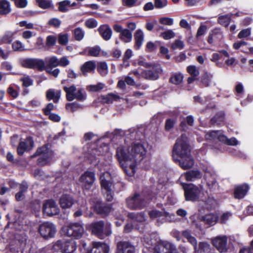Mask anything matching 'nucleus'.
<instances>
[{"label":"nucleus","instance_id":"6ab92c4d","mask_svg":"<svg viewBox=\"0 0 253 253\" xmlns=\"http://www.w3.org/2000/svg\"><path fill=\"white\" fill-rule=\"evenodd\" d=\"M109 246L105 243L94 242L92 243V248L87 253H109Z\"/></svg>","mask_w":253,"mask_h":253},{"label":"nucleus","instance_id":"2eb2a0df","mask_svg":"<svg viewBox=\"0 0 253 253\" xmlns=\"http://www.w3.org/2000/svg\"><path fill=\"white\" fill-rule=\"evenodd\" d=\"M23 67L34 69H38L42 71L45 69V64L44 61L39 59H26L21 62Z\"/></svg>","mask_w":253,"mask_h":253},{"label":"nucleus","instance_id":"423d86ee","mask_svg":"<svg viewBox=\"0 0 253 253\" xmlns=\"http://www.w3.org/2000/svg\"><path fill=\"white\" fill-rule=\"evenodd\" d=\"M37 156H41L37 159V165L41 167H43L49 164L50 160L54 156V152L50 149L49 144L47 143L38 148L36 153L32 156V158H34Z\"/></svg>","mask_w":253,"mask_h":253},{"label":"nucleus","instance_id":"ea45409f","mask_svg":"<svg viewBox=\"0 0 253 253\" xmlns=\"http://www.w3.org/2000/svg\"><path fill=\"white\" fill-rule=\"evenodd\" d=\"M232 15H233V14L231 13L224 15H220L218 18V22L220 25L227 27L230 22Z\"/></svg>","mask_w":253,"mask_h":253},{"label":"nucleus","instance_id":"1a4fd4ad","mask_svg":"<svg viewBox=\"0 0 253 253\" xmlns=\"http://www.w3.org/2000/svg\"><path fill=\"white\" fill-rule=\"evenodd\" d=\"M185 200L186 201L195 202L199 199L201 190L196 185L192 183H182Z\"/></svg>","mask_w":253,"mask_h":253},{"label":"nucleus","instance_id":"a878e982","mask_svg":"<svg viewBox=\"0 0 253 253\" xmlns=\"http://www.w3.org/2000/svg\"><path fill=\"white\" fill-rule=\"evenodd\" d=\"M225 114L223 111H220L211 119L210 123L212 126H219L224 123Z\"/></svg>","mask_w":253,"mask_h":253},{"label":"nucleus","instance_id":"09e8293b","mask_svg":"<svg viewBox=\"0 0 253 253\" xmlns=\"http://www.w3.org/2000/svg\"><path fill=\"white\" fill-rule=\"evenodd\" d=\"M211 76L208 72L205 73L201 77V82L205 87H208L210 85L211 82Z\"/></svg>","mask_w":253,"mask_h":253},{"label":"nucleus","instance_id":"4c0bfd02","mask_svg":"<svg viewBox=\"0 0 253 253\" xmlns=\"http://www.w3.org/2000/svg\"><path fill=\"white\" fill-rule=\"evenodd\" d=\"M101 98L106 104H110L114 101H117L120 98L119 95L113 93H109L106 95H102Z\"/></svg>","mask_w":253,"mask_h":253},{"label":"nucleus","instance_id":"4468645a","mask_svg":"<svg viewBox=\"0 0 253 253\" xmlns=\"http://www.w3.org/2000/svg\"><path fill=\"white\" fill-rule=\"evenodd\" d=\"M95 179V173L93 171L86 170L80 176L79 181L83 183V189L88 190L92 187Z\"/></svg>","mask_w":253,"mask_h":253},{"label":"nucleus","instance_id":"69168bd1","mask_svg":"<svg viewBox=\"0 0 253 253\" xmlns=\"http://www.w3.org/2000/svg\"><path fill=\"white\" fill-rule=\"evenodd\" d=\"M161 24L165 25L170 26L173 23V20L169 17H162L159 19Z\"/></svg>","mask_w":253,"mask_h":253},{"label":"nucleus","instance_id":"9b49d317","mask_svg":"<svg viewBox=\"0 0 253 253\" xmlns=\"http://www.w3.org/2000/svg\"><path fill=\"white\" fill-rule=\"evenodd\" d=\"M62 231L67 236L79 239L82 236L84 228L83 225L78 222L71 223L64 225L62 228Z\"/></svg>","mask_w":253,"mask_h":253},{"label":"nucleus","instance_id":"c756f323","mask_svg":"<svg viewBox=\"0 0 253 253\" xmlns=\"http://www.w3.org/2000/svg\"><path fill=\"white\" fill-rule=\"evenodd\" d=\"M185 179L192 181L196 179H200L202 176V173L199 170H190L184 173Z\"/></svg>","mask_w":253,"mask_h":253},{"label":"nucleus","instance_id":"49530a36","mask_svg":"<svg viewBox=\"0 0 253 253\" xmlns=\"http://www.w3.org/2000/svg\"><path fill=\"white\" fill-rule=\"evenodd\" d=\"M176 123V120L172 118H168L166 120L165 124V129L167 131H169L173 128Z\"/></svg>","mask_w":253,"mask_h":253},{"label":"nucleus","instance_id":"c85d7f7f","mask_svg":"<svg viewBox=\"0 0 253 253\" xmlns=\"http://www.w3.org/2000/svg\"><path fill=\"white\" fill-rule=\"evenodd\" d=\"M61 94V91L57 90L56 92L53 89H49L46 93V97L48 101L53 100L54 103L58 102Z\"/></svg>","mask_w":253,"mask_h":253},{"label":"nucleus","instance_id":"0e129e2a","mask_svg":"<svg viewBox=\"0 0 253 253\" xmlns=\"http://www.w3.org/2000/svg\"><path fill=\"white\" fill-rule=\"evenodd\" d=\"M251 35V29L247 28L241 31L238 35V37L240 39L248 37Z\"/></svg>","mask_w":253,"mask_h":253},{"label":"nucleus","instance_id":"f03ea898","mask_svg":"<svg viewBox=\"0 0 253 253\" xmlns=\"http://www.w3.org/2000/svg\"><path fill=\"white\" fill-rule=\"evenodd\" d=\"M99 181L102 193L108 202H112L114 199L113 190L118 193L124 187L121 182L114 183L111 173L107 171L101 174Z\"/></svg>","mask_w":253,"mask_h":253},{"label":"nucleus","instance_id":"39448f33","mask_svg":"<svg viewBox=\"0 0 253 253\" xmlns=\"http://www.w3.org/2000/svg\"><path fill=\"white\" fill-rule=\"evenodd\" d=\"M116 157L124 172L129 176H132V171H128L129 165L132 163L129 147L120 145L116 149Z\"/></svg>","mask_w":253,"mask_h":253},{"label":"nucleus","instance_id":"473e14b6","mask_svg":"<svg viewBox=\"0 0 253 253\" xmlns=\"http://www.w3.org/2000/svg\"><path fill=\"white\" fill-rule=\"evenodd\" d=\"M203 220L210 226L214 225L218 219V216L216 214H207L202 217Z\"/></svg>","mask_w":253,"mask_h":253},{"label":"nucleus","instance_id":"052dcab7","mask_svg":"<svg viewBox=\"0 0 253 253\" xmlns=\"http://www.w3.org/2000/svg\"><path fill=\"white\" fill-rule=\"evenodd\" d=\"M168 5L167 0H154V5L156 8H162Z\"/></svg>","mask_w":253,"mask_h":253},{"label":"nucleus","instance_id":"c9c22d12","mask_svg":"<svg viewBox=\"0 0 253 253\" xmlns=\"http://www.w3.org/2000/svg\"><path fill=\"white\" fill-rule=\"evenodd\" d=\"M27 238L25 233L22 234L17 233V246H19V248L22 251L27 243Z\"/></svg>","mask_w":253,"mask_h":253},{"label":"nucleus","instance_id":"338daca9","mask_svg":"<svg viewBox=\"0 0 253 253\" xmlns=\"http://www.w3.org/2000/svg\"><path fill=\"white\" fill-rule=\"evenodd\" d=\"M54 108V105L52 103H49L46 107L42 109V111L44 115L47 116L50 114V112Z\"/></svg>","mask_w":253,"mask_h":253},{"label":"nucleus","instance_id":"f257e3e1","mask_svg":"<svg viewBox=\"0 0 253 253\" xmlns=\"http://www.w3.org/2000/svg\"><path fill=\"white\" fill-rule=\"evenodd\" d=\"M183 137V134L177 139L173 147L172 156L174 162L178 163L182 169H188L193 166L194 161L191 155L189 145Z\"/></svg>","mask_w":253,"mask_h":253},{"label":"nucleus","instance_id":"20e7f679","mask_svg":"<svg viewBox=\"0 0 253 253\" xmlns=\"http://www.w3.org/2000/svg\"><path fill=\"white\" fill-rule=\"evenodd\" d=\"M130 148L132 163L129 165V169L134 174L136 166L146 158L147 150L140 143H133Z\"/></svg>","mask_w":253,"mask_h":253},{"label":"nucleus","instance_id":"e433bc0d","mask_svg":"<svg viewBox=\"0 0 253 253\" xmlns=\"http://www.w3.org/2000/svg\"><path fill=\"white\" fill-rule=\"evenodd\" d=\"M119 38L124 42L128 43L132 41V35L128 29H125L121 34H120Z\"/></svg>","mask_w":253,"mask_h":253},{"label":"nucleus","instance_id":"de8ad7c7","mask_svg":"<svg viewBox=\"0 0 253 253\" xmlns=\"http://www.w3.org/2000/svg\"><path fill=\"white\" fill-rule=\"evenodd\" d=\"M104 87V84H103L99 83L97 84L89 85L87 87V88L89 91L96 92L102 90Z\"/></svg>","mask_w":253,"mask_h":253},{"label":"nucleus","instance_id":"774afa93","mask_svg":"<svg viewBox=\"0 0 253 253\" xmlns=\"http://www.w3.org/2000/svg\"><path fill=\"white\" fill-rule=\"evenodd\" d=\"M209 248V245L206 242H200L199 244L198 252L199 253H205Z\"/></svg>","mask_w":253,"mask_h":253},{"label":"nucleus","instance_id":"393cba45","mask_svg":"<svg viewBox=\"0 0 253 253\" xmlns=\"http://www.w3.org/2000/svg\"><path fill=\"white\" fill-rule=\"evenodd\" d=\"M161 70L160 68L153 67L152 69L144 70L142 73V76L147 80H156L159 78V74Z\"/></svg>","mask_w":253,"mask_h":253},{"label":"nucleus","instance_id":"7ed1b4c3","mask_svg":"<svg viewBox=\"0 0 253 253\" xmlns=\"http://www.w3.org/2000/svg\"><path fill=\"white\" fill-rule=\"evenodd\" d=\"M90 209L93 212H90L89 217H92L95 213L102 217L108 216L113 209V205L104 202L101 198L94 197L89 200Z\"/></svg>","mask_w":253,"mask_h":253},{"label":"nucleus","instance_id":"603ef678","mask_svg":"<svg viewBox=\"0 0 253 253\" xmlns=\"http://www.w3.org/2000/svg\"><path fill=\"white\" fill-rule=\"evenodd\" d=\"M174 32L171 30H168L161 34V37L165 40H169L175 37Z\"/></svg>","mask_w":253,"mask_h":253},{"label":"nucleus","instance_id":"4be33fe9","mask_svg":"<svg viewBox=\"0 0 253 253\" xmlns=\"http://www.w3.org/2000/svg\"><path fill=\"white\" fill-rule=\"evenodd\" d=\"M104 222L102 220L95 222L91 225L92 233L100 239L104 237Z\"/></svg>","mask_w":253,"mask_h":253},{"label":"nucleus","instance_id":"0eeeda50","mask_svg":"<svg viewBox=\"0 0 253 253\" xmlns=\"http://www.w3.org/2000/svg\"><path fill=\"white\" fill-rule=\"evenodd\" d=\"M63 89L66 92V98L68 101H72L75 99L79 101H84L86 98V94L83 88L77 89L73 84L69 87L64 86Z\"/></svg>","mask_w":253,"mask_h":253},{"label":"nucleus","instance_id":"a18cd8bd","mask_svg":"<svg viewBox=\"0 0 253 253\" xmlns=\"http://www.w3.org/2000/svg\"><path fill=\"white\" fill-rule=\"evenodd\" d=\"M40 7L42 9H47L52 7L51 0H36Z\"/></svg>","mask_w":253,"mask_h":253},{"label":"nucleus","instance_id":"9d476101","mask_svg":"<svg viewBox=\"0 0 253 253\" xmlns=\"http://www.w3.org/2000/svg\"><path fill=\"white\" fill-rule=\"evenodd\" d=\"M127 207L131 210H140L145 208L147 202L145 198L139 193H135L132 196L126 199Z\"/></svg>","mask_w":253,"mask_h":253},{"label":"nucleus","instance_id":"4d7b16f0","mask_svg":"<svg viewBox=\"0 0 253 253\" xmlns=\"http://www.w3.org/2000/svg\"><path fill=\"white\" fill-rule=\"evenodd\" d=\"M108 70V66L105 62H101L98 63L97 70L100 74H102L103 72L107 71Z\"/></svg>","mask_w":253,"mask_h":253},{"label":"nucleus","instance_id":"cd10ccee","mask_svg":"<svg viewBox=\"0 0 253 253\" xmlns=\"http://www.w3.org/2000/svg\"><path fill=\"white\" fill-rule=\"evenodd\" d=\"M174 246L169 242H164L155 246V252L157 253H165L166 251L169 252L173 248Z\"/></svg>","mask_w":253,"mask_h":253},{"label":"nucleus","instance_id":"f3484780","mask_svg":"<svg viewBox=\"0 0 253 253\" xmlns=\"http://www.w3.org/2000/svg\"><path fill=\"white\" fill-rule=\"evenodd\" d=\"M135 247L128 241H121L117 243L115 253H134Z\"/></svg>","mask_w":253,"mask_h":253},{"label":"nucleus","instance_id":"58836bf2","mask_svg":"<svg viewBox=\"0 0 253 253\" xmlns=\"http://www.w3.org/2000/svg\"><path fill=\"white\" fill-rule=\"evenodd\" d=\"M183 76L180 73H174L172 74L169 79V83L178 85L181 84L183 82Z\"/></svg>","mask_w":253,"mask_h":253},{"label":"nucleus","instance_id":"f704fd0d","mask_svg":"<svg viewBox=\"0 0 253 253\" xmlns=\"http://www.w3.org/2000/svg\"><path fill=\"white\" fill-rule=\"evenodd\" d=\"M11 10L9 2L7 0H0V15H6Z\"/></svg>","mask_w":253,"mask_h":253},{"label":"nucleus","instance_id":"3c124183","mask_svg":"<svg viewBox=\"0 0 253 253\" xmlns=\"http://www.w3.org/2000/svg\"><path fill=\"white\" fill-rule=\"evenodd\" d=\"M69 41V36L66 34H60L58 36V42L62 45H65Z\"/></svg>","mask_w":253,"mask_h":253},{"label":"nucleus","instance_id":"72a5a7b5","mask_svg":"<svg viewBox=\"0 0 253 253\" xmlns=\"http://www.w3.org/2000/svg\"><path fill=\"white\" fill-rule=\"evenodd\" d=\"M135 45L137 47L142 46L144 40V34L141 29H137L134 34Z\"/></svg>","mask_w":253,"mask_h":253},{"label":"nucleus","instance_id":"5fc2aeb1","mask_svg":"<svg viewBox=\"0 0 253 253\" xmlns=\"http://www.w3.org/2000/svg\"><path fill=\"white\" fill-rule=\"evenodd\" d=\"M59 60L56 57H52L48 60L47 68H51L59 65Z\"/></svg>","mask_w":253,"mask_h":253},{"label":"nucleus","instance_id":"7c9ffc66","mask_svg":"<svg viewBox=\"0 0 253 253\" xmlns=\"http://www.w3.org/2000/svg\"><path fill=\"white\" fill-rule=\"evenodd\" d=\"M28 187L29 185L25 180L20 184L19 191L17 192V201H21L25 199V193L27 191Z\"/></svg>","mask_w":253,"mask_h":253},{"label":"nucleus","instance_id":"c03bdc74","mask_svg":"<svg viewBox=\"0 0 253 253\" xmlns=\"http://www.w3.org/2000/svg\"><path fill=\"white\" fill-rule=\"evenodd\" d=\"M73 33L74 38L77 41H80L82 40L84 36V31L80 27L75 29Z\"/></svg>","mask_w":253,"mask_h":253},{"label":"nucleus","instance_id":"5701e85b","mask_svg":"<svg viewBox=\"0 0 253 253\" xmlns=\"http://www.w3.org/2000/svg\"><path fill=\"white\" fill-rule=\"evenodd\" d=\"M59 205L63 209L70 208L74 204L73 197L68 194H63L59 199Z\"/></svg>","mask_w":253,"mask_h":253},{"label":"nucleus","instance_id":"6e6552de","mask_svg":"<svg viewBox=\"0 0 253 253\" xmlns=\"http://www.w3.org/2000/svg\"><path fill=\"white\" fill-rule=\"evenodd\" d=\"M77 247L76 243L74 240H59L53 245L52 250L54 252L61 253H74Z\"/></svg>","mask_w":253,"mask_h":253},{"label":"nucleus","instance_id":"6e6d98bb","mask_svg":"<svg viewBox=\"0 0 253 253\" xmlns=\"http://www.w3.org/2000/svg\"><path fill=\"white\" fill-rule=\"evenodd\" d=\"M139 0H122L123 4L127 7H133L139 5Z\"/></svg>","mask_w":253,"mask_h":253},{"label":"nucleus","instance_id":"f8f14e48","mask_svg":"<svg viewBox=\"0 0 253 253\" xmlns=\"http://www.w3.org/2000/svg\"><path fill=\"white\" fill-rule=\"evenodd\" d=\"M16 220L13 222H8L4 228L7 240L9 242V250L7 253H16L14 244L16 242Z\"/></svg>","mask_w":253,"mask_h":253},{"label":"nucleus","instance_id":"aec40b11","mask_svg":"<svg viewBox=\"0 0 253 253\" xmlns=\"http://www.w3.org/2000/svg\"><path fill=\"white\" fill-rule=\"evenodd\" d=\"M85 48L84 51L81 52L80 54H85L90 56H102L104 57H110L111 56V53L110 52H107L104 51H101V48Z\"/></svg>","mask_w":253,"mask_h":253},{"label":"nucleus","instance_id":"79ce46f5","mask_svg":"<svg viewBox=\"0 0 253 253\" xmlns=\"http://www.w3.org/2000/svg\"><path fill=\"white\" fill-rule=\"evenodd\" d=\"M58 10L62 12H65L71 7V1L69 0H65L58 3Z\"/></svg>","mask_w":253,"mask_h":253},{"label":"nucleus","instance_id":"a211bd4d","mask_svg":"<svg viewBox=\"0 0 253 253\" xmlns=\"http://www.w3.org/2000/svg\"><path fill=\"white\" fill-rule=\"evenodd\" d=\"M34 142L32 137L26 138L24 141L20 142L17 147V153L19 155H22L25 152H29L32 149Z\"/></svg>","mask_w":253,"mask_h":253},{"label":"nucleus","instance_id":"8fccbe9b","mask_svg":"<svg viewBox=\"0 0 253 253\" xmlns=\"http://www.w3.org/2000/svg\"><path fill=\"white\" fill-rule=\"evenodd\" d=\"M220 133V130H211L208 132L206 137L207 139L210 140H216L217 139L219 134Z\"/></svg>","mask_w":253,"mask_h":253},{"label":"nucleus","instance_id":"2f4dec72","mask_svg":"<svg viewBox=\"0 0 253 253\" xmlns=\"http://www.w3.org/2000/svg\"><path fill=\"white\" fill-rule=\"evenodd\" d=\"M96 68V64L93 61L85 62L81 67V71L85 74L86 73H93Z\"/></svg>","mask_w":253,"mask_h":253},{"label":"nucleus","instance_id":"dca6fc26","mask_svg":"<svg viewBox=\"0 0 253 253\" xmlns=\"http://www.w3.org/2000/svg\"><path fill=\"white\" fill-rule=\"evenodd\" d=\"M42 211L44 214L49 216L58 214L59 210L56 202L52 199L47 200L43 205Z\"/></svg>","mask_w":253,"mask_h":253},{"label":"nucleus","instance_id":"680f3d73","mask_svg":"<svg viewBox=\"0 0 253 253\" xmlns=\"http://www.w3.org/2000/svg\"><path fill=\"white\" fill-rule=\"evenodd\" d=\"M80 107V105L76 102L66 104L67 110H70L72 112L76 111Z\"/></svg>","mask_w":253,"mask_h":253},{"label":"nucleus","instance_id":"a19ab883","mask_svg":"<svg viewBox=\"0 0 253 253\" xmlns=\"http://www.w3.org/2000/svg\"><path fill=\"white\" fill-rule=\"evenodd\" d=\"M128 217L129 218L132 219H134L137 222H142L145 220V215L143 212H131L129 213L128 215Z\"/></svg>","mask_w":253,"mask_h":253},{"label":"nucleus","instance_id":"37998d69","mask_svg":"<svg viewBox=\"0 0 253 253\" xmlns=\"http://www.w3.org/2000/svg\"><path fill=\"white\" fill-rule=\"evenodd\" d=\"M222 38V35L220 30L216 29L213 30L212 32V33L209 36L208 38V42L211 43L214 40Z\"/></svg>","mask_w":253,"mask_h":253},{"label":"nucleus","instance_id":"bb28decb","mask_svg":"<svg viewBox=\"0 0 253 253\" xmlns=\"http://www.w3.org/2000/svg\"><path fill=\"white\" fill-rule=\"evenodd\" d=\"M99 35L105 41L109 40L112 35L111 28L106 24L101 25L97 29Z\"/></svg>","mask_w":253,"mask_h":253},{"label":"nucleus","instance_id":"864d4df0","mask_svg":"<svg viewBox=\"0 0 253 253\" xmlns=\"http://www.w3.org/2000/svg\"><path fill=\"white\" fill-rule=\"evenodd\" d=\"M14 33L9 31L6 32L2 37L1 41L4 43H10L13 38Z\"/></svg>","mask_w":253,"mask_h":253},{"label":"nucleus","instance_id":"ddd939ff","mask_svg":"<svg viewBox=\"0 0 253 253\" xmlns=\"http://www.w3.org/2000/svg\"><path fill=\"white\" fill-rule=\"evenodd\" d=\"M38 230L41 236L45 239L53 237L56 233L55 226L49 222H43L40 225Z\"/></svg>","mask_w":253,"mask_h":253},{"label":"nucleus","instance_id":"412c9836","mask_svg":"<svg viewBox=\"0 0 253 253\" xmlns=\"http://www.w3.org/2000/svg\"><path fill=\"white\" fill-rule=\"evenodd\" d=\"M227 243V238L226 236L218 237L214 239L212 241V244L217 250L221 252H226L227 250L226 248Z\"/></svg>","mask_w":253,"mask_h":253},{"label":"nucleus","instance_id":"b1692460","mask_svg":"<svg viewBox=\"0 0 253 253\" xmlns=\"http://www.w3.org/2000/svg\"><path fill=\"white\" fill-rule=\"evenodd\" d=\"M249 189V185L246 183L235 187L234 191V197L237 199H243L247 195Z\"/></svg>","mask_w":253,"mask_h":253},{"label":"nucleus","instance_id":"13d9d810","mask_svg":"<svg viewBox=\"0 0 253 253\" xmlns=\"http://www.w3.org/2000/svg\"><path fill=\"white\" fill-rule=\"evenodd\" d=\"M187 72L192 76H198L199 72L195 66L191 65L187 68Z\"/></svg>","mask_w":253,"mask_h":253},{"label":"nucleus","instance_id":"e2e57ef3","mask_svg":"<svg viewBox=\"0 0 253 253\" xmlns=\"http://www.w3.org/2000/svg\"><path fill=\"white\" fill-rule=\"evenodd\" d=\"M97 25V21L93 18L88 19L85 22L86 27L90 29L95 28Z\"/></svg>","mask_w":253,"mask_h":253},{"label":"nucleus","instance_id":"bf43d9fd","mask_svg":"<svg viewBox=\"0 0 253 253\" xmlns=\"http://www.w3.org/2000/svg\"><path fill=\"white\" fill-rule=\"evenodd\" d=\"M20 81L22 82V85L25 87H28L33 84V80L29 77H24L20 79Z\"/></svg>","mask_w":253,"mask_h":253}]
</instances>
